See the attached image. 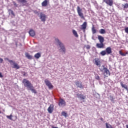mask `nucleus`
<instances>
[{
	"instance_id": "nucleus-28",
	"label": "nucleus",
	"mask_w": 128,
	"mask_h": 128,
	"mask_svg": "<svg viewBox=\"0 0 128 128\" xmlns=\"http://www.w3.org/2000/svg\"><path fill=\"white\" fill-rule=\"evenodd\" d=\"M99 32L102 34H106V30H104V29H101L100 30Z\"/></svg>"
},
{
	"instance_id": "nucleus-35",
	"label": "nucleus",
	"mask_w": 128,
	"mask_h": 128,
	"mask_svg": "<svg viewBox=\"0 0 128 128\" xmlns=\"http://www.w3.org/2000/svg\"><path fill=\"white\" fill-rule=\"evenodd\" d=\"M13 2L14 6H16V8H18V4L15 2Z\"/></svg>"
},
{
	"instance_id": "nucleus-43",
	"label": "nucleus",
	"mask_w": 128,
	"mask_h": 128,
	"mask_svg": "<svg viewBox=\"0 0 128 128\" xmlns=\"http://www.w3.org/2000/svg\"><path fill=\"white\" fill-rule=\"evenodd\" d=\"M1 112H0V114Z\"/></svg>"
},
{
	"instance_id": "nucleus-8",
	"label": "nucleus",
	"mask_w": 128,
	"mask_h": 128,
	"mask_svg": "<svg viewBox=\"0 0 128 128\" xmlns=\"http://www.w3.org/2000/svg\"><path fill=\"white\" fill-rule=\"evenodd\" d=\"M46 16L45 14H42V12L40 13V19L41 20L42 22H46Z\"/></svg>"
},
{
	"instance_id": "nucleus-20",
	"label": "nucleus",
	"mask_w": 128,
	"mask_h": 128,
	"mask_svg": "<svg viewBox=\"0 0 128 128\" xmlns=\"http://www.w3.org/2000/svg\"><path fill=\"white\" fill-rule=\"evenodd\" d=\"M48 0H44L42 3V6H48Z\"/></svg>"
},
{
	"instance_id": "nucleus-18",
	"label": "nucleus",
	"mask_w": 128,
	"mask_h": 128,
	"mask_svg": "<svg viewBox=\"0 0 128 128\" xmlns=\"http://www.w3.org/2000/svg\"><path fill=\"white\" fill-rule=\"evenodd\" d=\"M18 4H22V6H24V4H26L28 1L26 0H17Z\"/></svg>"
},
{
	"instance_id": "nucleus-39",
	"label": "nucleus",
	"mask_w": 128,
	"mask_h": 128,
	"mask_svg": "<svg viewBox=\"0 0 128 128\" xmlns=\"http://www.w3.org/2000/svg\"><path fill=\"white\" fill-rule=\"evenodd\" d=\"M0 78H4V76H2V72H0Z\"/></svg>"
},
{
	"instance_id": "nucleus-22",
	"label": "nucleus",
	"mask_w": 128,
	"mask_h": 128,
	"mask_svg": "<svg viewBox=\"0 0 128 128\" xmlns=\"http://www.w3.org/2000/svg\"><path fill=\"white\" fill-rule=\"evenodd\" d=\"M25 56L27 58H28V60H32V56L28 53H26Z\"/></svg>"
},
{
	"instance_id": "nucleus-36",
	"label": "nucleus",
	"mask_w": 128,
	"mask_h": 128,
	"mask_svg": "<svg viewBox=\"0 0 128 128\" xmlns=\"http://www.w3.org/2000/svg\"><path fill=\"white\" fill-rule=\"evenodd\" d=\"M120 54H121V56H126V54L120 51Z\"/></svg>"
},
{
	"instance_id": "nucleus-15",
	"label": "nucleus",
	"mask_w": 128,
	"mask_h": 128,
	"mask_svg": "<svg viewBox=\"0 0 128 128\" xmlns=\"http://www.w3.org/2000/svg\"><path fill=\"white\" fill-rule=\"evenodd\" d=\"M8 14H10H10L12 16H12L14 18V16H16V14H14V11L12 10V9H8Z\"/></svg>"
},
{
	"instance_id": "nucleus-13",
	"label": "nucleus",
	"mask_w": 128,
	"mask_h": 128,
	"mask_svg": "<svg viewBox=\"0 0 128 128\" xmlns=\"http://www.w3.org/2000/svg\"><path fill=\"white\" fill-rule=\"evenodd\" d=\"M96 47L98 48H104V43H97L96 44Z\"/></svg>"
},
{
	"instance_id": "nucleus-3",
	"label": "nucleus",
	"mask_w": 128,
	"mask_h": 128,
	"mask_svg": "<svg viewBox=\"0 0 128 128\" xmlns=\"http://www.w3.org/2000/svg\"><path fill=\"white\" fill-rule=\"evenodd\" d=\"M82 9L80 7V6H77V12L79 16H80V18L84 20H86V18L84 16V13H82Z\"/></svg>"
},
{
	"instance_id": "nucleus-32",
	"label": "nucleus",
	"mask_w": 128,
	"mask_h": 128,
	"mask_svg": "<svg viewBox=\"0 0 128 128\" xmlns=\"http://www.w3.org/2000/svg\"><path fill=\"white\" fill-rule=\"evenodd\" d=\"M110 100H111V102H114V96H110Z\"/></svg>"
},
{
	"instance_id": "nucleus-14",
	"label": "nucleus",
	"mask_w": 128,
	"mask_h": 128,
	"mask_svg": "<svg viewBox=\"0 0 128 128\" xmlns=\"http://www.w3.org/2000/svg\"><path fill=\"white\" fill-rule=\"evenodd\" d=\"M29 34L30 36H32L33 38L34 36H36V32H34V30L31 29L29 31Z\"/></svg>"
},
{
	"instance_id": "nucleus-16",
	"label": "nucleus",
	"mask_w": 128,
	"mask_h": 128,
	"mask_svg": "<svg viewBox=\"0 0 128 128\" xmlns=\"http://www.w3.org/2000/svg\"><path fill=\"white\" fill-rule=\"evenodd\" d=\"M106 53L107 54H112V48L108 47L106 49Z\"/></svg>"
},
{
	"instance_id": "nucleus-17",
	"label": "nucleus",
	"mask_w": 128,
	"mask_h": 128,
	"mask_svg": "<svg viewBox=\"0 0 128 128\" xmlns=\"http://www.w3.org/2000/svg\"><path fill=\"white\" fill-rule=\"evenodd\" d=\"M98 40L100 42L104 44V38L102 37V36H98Z\"/></svg>"
},
{
	"instance_id": "nucleus-37",
	"label": "nucleus",
	"mask_w": 128,
	"mask_h": 128,
	"mask_svg": "<svg viewBox=\"0 0 128 128\" xmlns=\"http://www.w3.org/2000/svg\"><path fill=\"white\" fill-rule=\"evenodd\" d=\"M86 48L87 50H90V45H87V46H86Z\"/></svg>"
},
{
	"instance_id": "nucleus-12",
	"label": "nucleus",
	"mask_w": 128,
	"mask_h": 128,
	"mask_svg": "<svg viewBox=\"0 0 128 128\" xmlns=\"http://www.w3.org/2000/svg\"><path fill=\"white\" fill-rule=\"evenodd\" d=\"M94 60L95 62V64L97 66L100 68V59H98V58H96Z\"/></svg>"
},
{
	"instance_id": "nucleus-29",
	"label": "nucleus",
	"mask_w": 128,
	"mask_h": 128,
	"mask_svg": "<svg viewBox=\"0 0 128 128\" xmlns=\"http://www.w3.org/2000/svg\"><path fill=\"white\" fill-rule=\"evenodd\" d=\"M100 54H101V56H106V50H102L100 52Z\"/></svg>"
},
{
	"instance_id": "nucleus-6",
	"label": "nucleus",
	"mask_w": 128,
	"mask_h": 128,
	"mask_svg": "<svg viewBox=\"0 0 128 128\" xmlns=\"http://www.w3.org/2000/svg\"><path fill=\"white\" fill-rule=\"evenodd\" d=\"M86 26H88V22H84L81 25L80 30H83L84 32H86Z\"/></svg>"
},
{
	"instance_id": "nucleus-9",
	"label": "nucleus",
	"mask_w": 128,
	"mask_h": 128,
	"mask_svg": "<svg viewBox=\"0 0 128 128\" xmlns=\"http://www.w3.org/2000/svg\"><path fill=\"white\" fill-rule=\"evenodd\" d=\"M54 104H51L50 105L49 107L48 108V114H52V112H54Z\"/></svg>"
},
{
	"instance_id": "nucleus-30",
	"label": "nucleus",
	"mask_w": 128,
	"mask_h": 128,
	"mask_svg": "<svg viewBox=\"0 0 128 128\" xmlns=\"http://www.w3.org/2000/svg\"><path fill=\"white\" fill-rule=\"evenodd\" d=\"M92 34H94L96 32V28L94 26L92 28Z\"/></svg>"
},
{
	"instance_id": "nucleus-25",
	"label": "nucleus",
	"mask_w": 128,
	"mask_h": 128,
	"mask_svg": "<svg viewBox=\"0 0 128 128\" xmlns=\"http://www.w3.org/2000/svg\"><path fill=\"white\" fill-rule=\"evenodd\" d=\"M72 33L76 38H78V32L76 30H72Z\"/></svg>"
},
{
	"instance_id": "nucleus-33",
	"label": "nucleus",
	"mask_w": 128,
	"mask_h": 128,
	"mask_svg": "<svg viewBox=\"0 0 128 128\" xmlns=\"http://www.w3.org/2000/svg\"><path fill=\"white\" fill-rule=\"evenodd\" d=\"M124 31H125V32H126V34H128V27H126L124 28Z\"/></svg>"
},
{
	"instance_id": "nucleus-21",
	"label": "nucleus",
	"mask_w": 128,
	"mask_h": 128,
	"mask_svg": "<svg viewBox=\"0 0 128 128\" xmlns=\"http://www.w3.org/2000/svg\"><path fill=\"white\" fill-rule=\"evenodd\" d=\"M34 56L38 60V58H40L42 56V54H40V53L38 52V53L35 54Z\"/></svg>"
},
{
	"instance_id": "nucleus-41",
	"label": "nucleus",
	"mask_w": 128,
	"mask_h": 128,
	"mask_svg": "<svg viewBox=\"0 0 128 128\" xmlns=\"http://www.w3.org/2000/svg\"><path fill=\"white\" fill-rule=\"evenodd\" d=\"M126 128H128V125H126Z\"/></svg>"
},
{
	"instance_id": "nucleus-2",
	"label": "nucleus",
	"mask_w": 128,
	"mask_h": 128,
	"mask_svg": "<svg viewBox=\"0 0 128 128\" xmlns=\"http://www.w3.org/2000/svg\"><path fill=\"white\" fill-rule=\"evenodd\" d=\"M4 60H8V62H10L11 66H12V68H16V70H18L20 68V66L18 63L12 60H8V58H5Z\"/></svg>"
},
{
	"instance_id": "nucleus-1",
	"label": "nucleus",
	"mask_w": 128,
	"mask_h": 128,
	"mask_svg": "<svg viewBox=\"0 0 128 128\" xmlns=\"http://www.w3.org/2000/svg\"><path fill=\"white\" fill-rule=\"evenodd\" d=\"M22 83L24 84L25 88H26L28 90H31L34 94H36V90L34 89L32 84L30 83L28 80H23Z\"/></svg>"
},
{
	"instance_id": "nucleus-31",
	"label": "nucleus",
	"mask_w": 128,
	"mask_h": 128,
	"mask_svg": "<svg viewBox=\"0 0 128 128\" xmlns=\"http://www.w3.org/2000/svg\"><path fill=\"white\" fill-rule=\"evenodd\" d=\"M7 118H8V120H12V115L10 114V116H6Z\"/></svg>"
},
{
	"instance_id": "nucleus-26",
	"label": "nucleus",
	"mask_w": 128,
	"mask_h": 128,
	"mask_svg": "<svg viewBox=\"0 0 128 128\" xmlns=\"http://www.w3.org/2000/svg\"><path fill=\"white\" fill-rule=\"evenodd\" d=\"M62 116H64V118H66L68 116V113H66L64 111H62Z\"/></svg>"
},
{
	"instance_id": "nucleus-4",
	"label": "nucleus",
	"mask_w": 128,
	"mask_h": 128,
	"mask_svg": "<svg viewBox=\"0 0 128 128\" xmlns=\"http://www.w3.org/2000/svg\"><path fill=\"white\" fill-rule=\"evenodd\" d=\"M56 42L60 46V50H62V52H64V54H66V48H64V44L60 42V40H58V38L56 39Z\"/></svg>"
},
{
	"instance_id": "nucleus-24",
	"label": "nucleus",
	"mask_w": 128,
	"mask_h": 128,
	"mask_svg": "<svg viewBox=\"0 0 128 128\" xmlns=\"http://www.w3.org/2000/svg\"><path fill=\"white\" fill-rule=\"evenodd\" d=\"M103 70H104V72L106 74H110V70H108V68L104 66Z\"/></svg>"
},
{
	"instance_id": "nucleus-7",
	"label": "nucleus",
	"mask_w": 128,
	"mask_h": 128,
	"mask_svg": "<svg viewBox=\"0 0 128 128\" xmlns=\"http://www.w3.org/2000/svg\"><path fill=\"white\" fill-rule=\"evenodd\" d=\"M103 1L110 6H112L114 4V0H103Z\"/></svg>"
},
{
	"instance_id": "nucleus-11",
	"label": "nucleus",
	"mask_w": 128,
	"mask_h": 128,
	"mask_svg": "<svg viewBox=\"0 0 128 128\" xmlns=\"http://www.w3.org/2000/svg\"><path fill=\"white\" fill-rule=\"evenodd\" d=\"M76 96L78 98H80V100H82L84 102V100H86V96H84V94H76Z\"/></svg>"
},
{
	"instance_id": "nucleus-10",
	"label": "nucleus",
	"mask_w": 128,
	"mask_h": 128,
	"mask_svg": "<svg viewBox=\"0 0 128 128\" xmlns=\"http://www.w3.org/2000/svg\"><path fill=\"white\" fill-rule=\"evenodd\" d=\"M45 84H46V86H48L50 90L54 88V86H52V83H50V81H45Z\"/></svg>"
},
{
	"instance_id": "nucleus-40",
	"label": "nucleus",
	"mask_w": 128,
	"mask_h": 128,
	"mask_svg": "<svg viewBox=\"0 0 128 128\" xmlns=\"http://www.w3.org/2000/svg\"><path fill=\"white\" fill-rule=\"evenodd\" d=\"M100 120H102V122H104V118H100Z\"/></svg>"
},
{
	"instance_id": "nucleus-23",
	"label": "nucleus",
	"mask_w": 128,
	"mask_h": 128,
	"mask_svg": "<svg viewBox=\"0 0 128 128\" xmlns=\"http://www.w3.org/2000/svg\"><path fill=\"white\" fill-rule=\"evenodd\" d=\"M120 84H121V86H122V88H125V90H128V86L126 84H124V83H122V82H120Z\"/></svg>"
},
{
	"instance_id": "nucleus-5",
	"label": "nucleus",
	"mask_w": 128,
	"mask_h": 128,
	"mask_svg": "<svg viewBox=\"0 0 128 128\" xmlns=\"http://www.w3.org/2000/svg\"><path fill=\"white\" fill-rule=\"evenodd\" d=\"M66 101L64 99L62 98L60 99L58 102V106L60 108H64V106H66Z\"/></svg>"
},
{
	"instance_id": "nucleus-19",
	"label": "nucleus",
	"mask_w": 128,
	"mask_h": 128,
	"mask_svg": "<svg viewBox=\"0 0 128 128\" xmlns=\"http://www.w3.org/2000/svg\"><path fill=\"white\" fill-rule=\"evenodd\" d=\"M76 86H78V88H84V86H82V82H77L76 83Z\"/></svg>"
},
{
	"instance_id": "nucleus-27",
	"label": "nucleus",
	"mask_w": 128,
	"mask_h": 128,
	"mask_svg": "<svg viewBox=\"0 0 128 128\" xmlns=\"http://www.w3.org/2000/svg\"><path fill=\"white\" fill-rule=\"evenodd\" d=\"M124 10H126V8H128V4L126 3L122 5Z\"/></svg>"
},
{
	"instance_id": "nucleus-34",
	"label": "nucleus",
	"mask_w": 128,
	"mask_h": 128,
	"mask_svg": "<svg viewBox=\"0 0 128 128\" xmlns=\"http://www.w3.org/2000/svg\"><path fill=\"white\" fill-rule=\"evenodd\" d=\"M96 78L98 80H100V76H98V75H96Z\"/></svg>"
},
{
	"instance_id": "nucleus-38",
	"label": "nucleus",
	"mask_w": 128,
	"mask_h": 128,
	"mask_svg": "<svg viewBox=\"0 0 128 128\" xmlns=\"http://www.w3.org/2000/svg\"><path fill=\"white\" fill-rule=\"evenodd\" d=\"M2 62H4V59L0 58V63L2 64Z\"/></svg>"
},
{
	"instance_id": "nucleus-42",
	"label": "nucleus",
	"mask_w": 128,
	"mask_h": 128,
	"mask_svg": "<svg viewBox=\"0 0 128 128\" xmlns=\"http://www.w3.org/2000/svg\"><path fill=\"white\" fill-rule=\"evenodd\" d=\"M24 80H26V79H24Z\"/></svg>"
}]
</instances>
